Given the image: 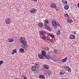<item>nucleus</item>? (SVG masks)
I'll return each mask as SVG.
<instances>
[{
    "instance_id": "nucleus-29",
    "label": "nucleus",
    "mask_w": 79,
    "mask_h": 79,
    "mask_svg": "<svg viewBox=\"0 0 79 79\" xmlns=\"http://www.w3.org/2000/svg\"><path fill=\"white\" fill-rule=\"evenodd\" d=\"M47 73L49 76L51 75V72H50V71L48 72Z\"/></svg>"
},
{
    "instance_id": "nucleus-40",
    "label": "nucleus",
    "mask_w": 79,
    "mask_h": 79,
    "mask_svg": "<svg viewBox=\"0 0 79 79\" xmlns=\"http://www.w3.org/2000/svg\"><path fill=\"white\" fill-rule=\"evenodd\" d=\"M47 27L46 25H44L43 26V27Z\"/></svg>"
},
{
    "instance_id": "nucleus-14",
    "label": "nucleus",
    "mask_w": 79,
    "mask_h": 79,
    "mask_svg": "<svg viewBox=\"0 0 79 79\" xmlns=\"http://www.w3.org/2000/svg\"><path fill=\"white\" fill-rule=\"evenodd\" d=\"M68 60V57H66L65 58L63 59L62 60V62H66V60Z\"/></svg>"
},
{
    "instance_id": "nucleus-34",
    "label": "nucleus",
    "mask_w": 79,
    "mask_h": 79,
    "mask_svg": "<svg viewBox=\"0 0 79 79\" xmlns=\"http://www.w3.org/2000/svg\"><path fill=\"white\" fill-rule=\"evenodd\" d=\"M49 41H50V42H52V43H53V40H49Z\"/></svg>"
},
{
    "instance_id": "nucleus-13",
    "label": "nucleus",
    "mask_w": 79,
    "mask_h": 79,
    "mask_svg": "<svg viewBox=\"0 0 79 79\" xmlns=\"http://www.w3.org/2000/svg\"><path fill=\"white\" fill-rule=\"evenodd\" d=\"M47 58L48 60H49V59L50 58V57L48 55H46L44 57V59H47Z\"/></svg>"
},
{
    "instance_id": "nucleus-11",
    "label": "nucleus",
    "mask_w": 79,
    "mask_h": 79,
    "mask_svg": "<svg viewBox=\"0 0 79 79\" xmlns=\"http://www.w3.org/2000/svg\"><path fill=\"white\" fill-rule=\"evenodd\" d=\"M41 52L42 54V55H43V56H44V57L45 56H46V52H45V51H42Z\"/></svg>"
},
{
    "instance_id": "nucleus-46",
    "label": "nucleus",
    "mask_w": 79,
    "mask_h": 79,
    "mask_svg": "<svg viewBox=\"0 0 79 79\" xmlns=\"http://www.w3.org/2000/svg\"><path fill=\"white\" fill-rule=\"evenodd\" d=\"M49 28H50V27H49V26H48V29H49Z\"/></svg>"
},
{
    "instance_id": "nucleus-45",
    "label": "nucleus",
    "mask_w": 79,
    "mask_h": 79,
    "mask_svg": "<svg viewBox=\"0 0 79 79\" xmlns=\"http://www.w3.org/2000/svg\"><path fill=\"white\" fill-rule=\"evenodd\" d=\"M33 1H34V2H37V0H33Z\"/></svg>"
},
{
    "instance_id": "nucleus-1",
    "label": "nucleus",
    "mask_w": 79,
    "mask_h": 79,
    "mask_svg": "<svg viewBox=\"0 0 79 79\" xmlns=\"http://www.w3.org/2000/svg\"><path fill=\"white\" fill-rule=\"evenodd\" d=\"M52 24L53 26H54V27L55 29H56L57 27L60 26V24L58 23H57L56 22L55 20L52 21Z\"/></svg>"
},
{
    "instance_id": "nucleus-41",
    "label": "nucleus",
    "mask_w": 79,
    "mask_h": 79,
    "mask_svg": "<svg viewBox=\"0 0 79 79\" xmlns=\"http://www.w3.org/2000/svg\"><path fill=\"white\" fill-rule=\"evenodd\" d=\"M74 34H76V31H74L73 32Z\"/></svg>"
},
{
    "instance_id": "nucleus-49",
    "label": "nucleus",
    "mask_w": 79,
    "mask_h": 79,
    "mask_svg": "<svg viewBox=\"0 0 79 79\" xmlns=\"http://www.w3.org/2000/svg\"><path fill=\"white\" fill-rule=\"evenodd\" d=\"M41 38H42V39H44V38L43 37H41Z\"/></svg>"
},
{
    "instance_id": "nucleus-15",
    "label": "nucleus",
    "mask_w": 79,
    "mask_h": 79,
    "mask_svg": "<svg viewBox=\"0 0 79 79\" xmlns=\"http://www.w3.org/2000/svg\"><path fill=\"white\" fill-rule=\"evenodd\" d=\"M51 7H52V8H56V6L55 5V4H52L51 5Z\"/></svg>"
},
{
    "instance_id": "nucleus-50",
    "label": "nucleus",
    "mask_w": 79,
    "mask_h": 79,
    "mask_svg": "<svg viewBox=\"0 0 79 79\" xmlns=\"http://www.w3.org/2000/svg\"><path fill=\"white\" fill-rule=\"evenodd\" d=\"M1 64H0V66H1Z\"/></svg>"
},
{
    "instance_id": "nucleus-30",
    "label": "nucleus",
    "mask_w": 79,
    "mask_h": 79,
    "mask_svg": "<svg viewBox=\"0 0 79 79\" xmlns=\"http://www.w3.org/2000/svg\"><path fill=\"white\" fill-rule=\"evenodd\" d=\"M3 63H4V62L3 61V60H1L0 61V64H3Z\"/></svg>"
},
{
    "instance_id": "nucleus-6",
    "label": "nucleus",
    "mask_w": 79,
    "mask_h": 79,
    "mask_svg": "<svg viewBox=\"0 0 79 79\" xmlns=\"http://www.w3.org/2000/svg\"><path fill=\"white\" fill-rule=\"evenodd\" d=\"M21 42L23 44H22V47H23V45H26V44H27V41H26V40L25 38L23 40V41Z\"/></svg>"
},
{
    "instance_id": "nucleus-16",
    "label": "nucleus",
    "mask_w": 79,
    "mask_h": 79,
    "mask_svg": "<svg viewBox=\"0 0 79 79\" xmlns=\"http://www.w3.org/2000/svg\"><path fill=\"white\" fill-rule=\"evenodd\" d=\"M38 25L40 27H42L43 26V23L42 22H39L38 23Z\"/></svg>"
},
{
    "instance_id": "nucleus-2",
    "label": "nucleus",
    "mask_w": 79,
    "mask_h": 79,
    "mask_svg": "<svg viewBox=\"0 0 79 79\" xmlns=\"http://www.w3.org/2000/svg\"><path fill=\"white\" fill-rule=\"evenodd\" d=\"M6 24H9L11 22V20L9 18H6L5 21Z\"/></svg>"
},
{
    "instance_id": "nucleus-38",
    "label": "nucleus",
    "mask_w": 79,
    "mask_h": 79,
    "mask_svg": "<svg viewBox=\"0 0 79 79\" xmlns=\"http://www.w3.org/2000/svg\"><path fill=\"white\" fill-rule=\"evenodd\" d=\"M48 31H52V29H50V28H49L48 29Z\"/></svg>"
},
{
    "instance_id": "nucleus-23",
    "label": "nucleus",
    "mask_w": 79,
    "mask_h": 79,
    "mask_svg": "<svg viewBox=\"0 0 79 79\" xmlns=\"http://www.w3.org/2000/svg\"><path fill=\"white\" fill-rule=\"evenodd\" d=\"M45 24H48V19H46L45 20Z\"/></svg>"
},
{
    "instance_id": "nucleus-35",
    "label": "nucleus",
    "mask_w": 79,
    "mask_h": 79,
    "mask_svg": "<svg viewBox=\"0 0 79 79\" xmlns=\"http://www.w3.org/2000/svg\"><path fill=\"white\" fill-rule=\"evenodd\" d=\"M46 49H47V50H49V48L47 47L45 48Z\"/></svg>"
},
{
    "instance_id": "nucleus-17",
    "label": "nucleus",
    "mask_w": 79,
    "mask_h": 79,
    "mask_svg": "<svg viewBox=\"0 0 79 79\" xmlns=\"http://www.w3.org/2000/svg\"><path fill=\"white\" fill-rule=\"evenodd\" d=\"M13 41H14V40H13V39L11 38L9 39L8 40V42H13Z\"/></svg>"
},
{
    "instance_id": "nucleus-43",
    "label": "nucleus",
    "mask_w": 79,
    "mask_h": 79,
    "mask_svg": "<svg viewBox=\"0 0 79 79\" xmlns=\"http://www.w3.org/2000/svg\"><path fill=\"white\" fill-rule=\"evenodd\" d=\"M48 26H46V29H48Z\"/></svg>"
},
{
    "instance_id": "nucleus-48",
    "label": "nucleus",
    "mask_w": 79,
    "mask_h": 79,
    "mask_svg": "<svg viewBox=\"0 0 79 79\" xmlns=\"http://www.w3.org/2000/svg\"><path fill=\"white\" fill-rule=\"evenodd\" d=\"M43 33H44V34H45V32L43 31Z\"/></svg>"
},
{
    "instance_id": "nucleus-42",
    "label": "nucleus",
    "mask_w": 79,
    "mask_h": 79,
    "mask_svg": "<svg viewBox=\"0 0 79 79\" xmlns=\"http://www.w3.org/2000/svg\"><path fill=\"white\" fill-rule=\"evenodd\" d=\"M23 77H24V79H27V77H26L24 76H23Z\"/></svg>"
},
{
    "instance_id": "nucleus-20",
    "label": "nucleus",
    "mask_w": 79,
    "mask_h": 79,
    "mask_svg": "<svg viewBox=\"0 0 79 79\" xmlns=\"http://www.w3.org/2000/svg\"><path fill=\"white\" fill-rule=\"evenodd\" d=\"M19 51L20 52H21V53H23V52H24V49H23L22 48H21L19 50Z\"/></svg>"
},
{
    "instance_id": "nucleus-12",
    "label": "nucleus",
    "mask_w": 79,
    "mask_h": 79,
    "mask_svg": "<svg viewBox=\"0 0 79 79\" xmlns=\"http://www.w3.org/2000/svg\"><path fill=\"white\" fill-rule=\"evenodd\" d=\"M38 56L40 58V59H44V56L43 55H42L41 54H39L38 55Z\"/></svg>"
},
{
    "instance_id": "nucleus-22",
    "label": "nucleus",
    "mask_w": 79,
    "mask_h": 79,
    "mask_svg": "<svg viewBox=\"0 0 79 79\" xmlns=\"http://www.w3.org/2000/svg\"><path fill=\"white\" fill-rule=\"evenodd\" d=\"M62 2L63 3H64V4L65 5H66V4L68 3V2L66 1H62Z\"/></svg>"
},
{
    "instance_id": "nucleus-26",
    "label": "nucleus",
    "mask_w": 79,
    "mask_h": 79,
    "mask_svg": "<svg viewBox=\"0 0 79 79\" xmlns=\"http://www.w3.org/2000/svg\"><path fill=\"white\" fill-rule=\"evenodd\" d=\"M69 67H68V66H65L64 67L65 68V69H67V70H68V69H69Z\"/></svg>"
},
{
    "instance_id": "nucleus-21",
    "label": "nucleus",
    "mask_w": 79,
    "mask_h": 79,
    "mask_svg": "<svg viewBox=\"0 0 79 79\" xmlns=\"http://www.w3.org/2000/svg\"><path fill=\"white\" fill-rule=\"evenodd\" d=\"M60 31H61L60 30H58V31L56 33V34H57V35H60Z\"/></svg>"
},
{
    "instance_id": "nucleus-31",
    "label": "nucleus",
    "mask_w": 79,
    "mask_h": 79,
    "mask_svg": "<svg viewBox=\"0 0 79 79\" xmlns=\"http://www.w3.org/2000/svg\"><path fill=\"white\" fill-rule=\"evenodd\" d=\"M51 37H54V35H51V34H50L49 35Z\"/></svg>"
},
{
    "instance_id": "nucleus-10",
    "label": "nucleus",
    "mask_w": 79,
    "mask_h": 79,
    "mask_svg": "<svg viewBox=\"0 0 79 79\" xmlns=\"http://www.w3.org/2000/svg\"><path fill=\"white\" fill-rule=\"evenodd\" d=\"M69 38L71 39H74L75 38V36L73 35H71L69 36Z\"/></svg>"
},
{
    "instance_id": "nucleus-4",
    "label": "nucleus",
    "mask_w": 79,
    "mask_h": 79,
    "mask_svg": "<svg viewBox=\"0 0 79 79\" xmlns=\"http://www.w3.org/2000/svg\"><path fill=\"white\" fill-rule=\"evenodd\" d=\"M32 64H35L34 66L36 67V69H39L40 68V64L34 63H33Z\"/></svg>"
},
{
    "instance_id": "nucleus-37",
    "label": "nucleus",
    "mask_w": 79,
    "mask_h": 79,
    "mask_svg": "<svg viewBox=\"0 0 79 79\" xmlns=\"http://www.w3.org/2000/svg\"><path fill=\"white\" fill-rule=\"evenodd\" d=\"M42 36H43L44 37V38H45V37H46L45 35H44V34H43L42 35Z\"/></svg>"
},
{
    "instance_id": "nucleus-8",
    "label": "nucleus",
    "mask_w": 79,
    "mask_h": 79,
    "mask_svg": "<svg viewBox=\"0 0 79 79\" xmlns=\"http://www.w3.org/2000/svg\"><path fill=\"white\" fill-rule=\"evenodd\" d=\"M40 79H45V76L42 75H40L39 76Z\"/></svg>"
},
{
    "instance_id": "nucleus-9",
    "label": "nucleus",
    "mask_w": 79,
    "mask_h": 79,
    "mask_svg": "<svg viewBox=\"0 0 79 79\" xmlns=\"http://www.w3.org/2000/svg\"><path fill=\"white\" fill-rule=\"evenodd\" d=\"M36 12H37V10H36L35 9L31 10L30 11V13H35Z\"/></svg>"
},
{
    "instance_id": "nucleus-3",
    "label": "nucleus",
    "mask_w": 79,
    "mask_h": 79,
    "mask_svg": "<svg viewBox=\"0 0 79 79\" xmlns=\"http://www.w3.org/2000/svg\"><path fill=\"white\" fill-rule=\"evenodd\" d=\"M43 67L45 69H46L47 70L49 69L50 68V67H49V66L47 64H44L43 65Z\"/></svg>"
},
{
    "instance_id": "nucleus-33",
    "label": "nucleus",
    "mask_w": 79,
    "mask_h": 79,
    "mask_svg": "<svg viewBox=\"0 0 79 79\" xmlns=\"http://www.w3.org/2000/svg\"><path fill=\"white\" fill-rule=\"evenodd\" d=\"M60 75H63V74H64V73H63V72H60Z\"/></svg>"
},
{
    "instance_id": "nucleus-32",
    "label": "nucleus",
    "mask_w": 79,
    "mask_h": 79,
    "mask_svg": "<svg viewBox=\"0 0 79 79\" xmlns=\"http://www.w3.org/2000/svg\"><path fill=\"white\" fill-rule=\"evenodd\" d=\"M54 52L55 53H57V50H56V49H54Z\"/></svg>"
},
{
    "instance_id": "nucleus-19",
    "label": "nucleus",
    "mask_w": 79,
    "mask_h": 79,
    "mask_svg": "<svg viewBox=\"0 0 79 79\" xmlns=\"http://www.w3.org/2000/svg\"><path fill=\"white\" fill-rule=\"evenodd\" d=\"M25 38L23 37H20V42H21L22 41H23V40L25 39Z\"/></svg>"
},
{
    "instance_id": "nucleus-27",
    "label": "nucleus",
    "mask_w": 79,
    "mask_h": 79,
    "mask_svg": "<svg viewBox=\"0 0 79 79\" xmlns=\"http://www.w3.org/2000/svg\"><path fill=\"white\" fill-rule=\"evenodd\" d=\"M56 11H58V10H60V8L58 7H56Z\"/></svg>"
},
{
    "instance_id": "nucleus-39",
    "label": "nucleus",
    "mask_w": 79,
    "mask_h": 79,
    "mask_svg": "<svg viewBox=\"0 0 79 79\" xmlns=\"http://www.w3.org/2000/svg\"><path fill=\"white\" fill-rule=\"evenodd\" d=\"M66 17H68L69 16L68 14H66Z\"/></svg>"
},
{
    "instance_id": "nucleus-47",
    "label": "nucleus",
    "mask_w": 79,
    "mask_h": 79,
    "mask_svg": "<svg viewBox=\"0 0 79 79\" xmlns=\"http://www.w3.org/2000/svg\"><path fill=\"white\" fill-rule=\"evenodd\" d=\"M78 8H79V3H78Z\"/></svg>"
},
{
    "instance_id": "nucleus-44",
    "label": "nucleus",
    "mask_w": 79,
    "mask_h": 79,
    "mask_svg": "<svg viewBox=\"0 0 79 79\" xmlns=\"http://www.w3.org/2000/svg\"><path fill=\"white\" fill-rule=\"evenodd\" d=\"M14 53H14V52H11V54H12L13 55H14Z\"/></svg>"
},
{
    "instance_id": "nucleus-25",
    "label": "nucleus",
    "mask_w": 79,
    "mask_h": 79,
    "mask_svg": "<svg viewBox=\"0 0 79 79\" xmlns=\"http://www.w3.org/2000/svg\"><path fill=\"white\" fill-rule=\"evenodd\" d=\"M23 48H27V45L26 44H24V45H23Z\"/></svg>"
},
{
    "instance_id": "nucleus-36",
    "label": "nucleus",
    "mask_w": 79,
    "mask_h": 79,
    "mask_svg": "<svg viewBox=\"0 0 79 79\" xmlns=\"http://www.w3.org/2000/svg\"><path fill=\"white\" fill-rule=\"evenodd\" d=\"M40 32L41 34H42V35H43L44 34H43V32H42V31H40Z\"/></svg>"
},
{
    "instance_id": "nucleus-7",
    "label": "nucleus",
    "mask_w": 79,
    "mask_h": 79,
    "mask_svg": "<svg viewBox=\"0 0 79 79\" xmlns=\"http://www.w3.org/2000/svg\"><path fill=\"white\" fill-rule=\"evenodd\" d=\"M67 22L69 23H73V21L71 20V19L70 18H68L67 20Z\"/></svg>"
},
{
    "instance_id": "nucleus-24",
    "label": "nucleus",
    "mask_w": 79,
    "mask_h": 79,
    "mask_svg": "<svg viewBox=\"0 0 79 79\" xmlns=\"http://www.w3.org/2000/svg\"><path fill=\"white\" fill-rule=\"evenodd\" d=\"M13 52L14 53H17V52H16V49L13 50Z\"/></svg>"
},
{
    "instance_id": "nucleus-51",
    "label": "nucleus",
    "mask_w": 79,
    "mask_h": 79,
    "mask_svg": "<svg viewBox=\"0 0 79 79\" xmlns=\"http://www.w3.org/2000/svg\"><path fill=\"white\" fill-rule=\"evenodd\" d=\"M64 0H62V1H64Z\"/></svg>"
},
{
    "instance_id": "nucleus-28",
    "label": "nucleus",
    "mask_w": 79,
    "mask_h": 79,
    "mask_svg": "<svg viewBox=\"0 0 79 79\" xmlns=\"http://www.w3.org/2000/svg\"><path fill=\"white\" fill-rule=\"evenodd\" d=\"M67 71H69V72H71V69L69 67V69H67Z\"/></svg>"
},
{
    "instance_id": "nucleus-18",
    "label": "nucleus",
    "mask_w": 79,
    "mask_h": 79,
    "mask_svg": "<svg viewBox=\"0 0 79 79\" xmlns=\"http://www.w3.org/2000/svg\"><path fill=\"white\" fill-rule=\"evenodd\" d=\"M64 8L66 10H67L69 8V6L68 5H65V6H64Z\"/></svg>"
},
{
    "instance_id": "nucleus-5",
    "label": "nucleus",
    "mask_w": 79,
    "mask_h": 79,
    "mask_svg": "<svg viewBox=\"0 0 79 79\" xmlns=\"http://www.w3.org/2000/svg\"><path fill=\"white\" fill-rule=\"evenodd\" d=\"M31 69L32 71H37V68L35 66V65H33L31 68Z\"/></svg>"
}]
</instances>
